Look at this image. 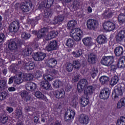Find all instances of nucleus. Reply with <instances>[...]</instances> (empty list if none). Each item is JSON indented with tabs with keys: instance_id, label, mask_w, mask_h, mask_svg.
<instances>
[{
	"instance_id": "nucleus-1",
	"label": "nucleus",
	"mask_w": 125,
	"mask_h": 125,
	"mask_svg": "<svg viewBox=\"0 0 125 125\" xmlns=\"http://www.w3.org/2000/svg\"><path fill=\"white\" fill-rule=\"evenodd\" d=\"M43 79L45 81H43L40 83V85L41 87H42L43 89H46V90H50L52 88L51 87V84L49 83L48 81H52L53 78L49 75L44 74L43 76Z\"/></svg>"
},
{
	"instance_id": "nucleus-2",
	"label": "nucleus",
	"mask_w": 125,
	"mask_h": 125,
	"mask_svg": "<svg viewBox=\"0 0 125 125\" xmlns=\"http://www.w3.org/2000/svg\"><path fill=\"white\" fill-rule=\"evenodd\" d=\"M70 35L75 42H80L83 38V31L79 28H76L71 30Z\"/></svg>"
},
{
	"instance_id": "nucleus-3",
	"label": "nucleus",
	"mask_w": 125,
	"mask_h": 125,
	"mask_svg": "<svg viewBox=\"0 0 125 125\" xmlns=\"http://www.w3.org/2000/svg\"><path fill=\"white\" fill-rule=\"evenodd\" d=\"M125 89V87L124 84H120L116 86L115 92V95L114 97V100L115 101L119 100V96L122 97L123 96V91Z\"/></svg>"
},
{
	"instance_id": "nucleus-4",
	"label": "nucleus",
	"mask_w": 125,
	"mask_h": 125,
	"mask_svg": "<svg viewBox=\"0 0 125 125\" xmlns=\"http://www.w3.org/2000/svg\"><path fill=\"white\" fill-rule=\"evenodd\" d=\"M114 63V57L112 56H104L103 57L101 60V64L106 66V67H109L111 66V64Z\"/></svg>"
},
{
	"instance_id": "nucleus-5",
	"label": "nucleus",
	"mask_w": 125,
	"mask_h": 125,
	"mask_svg": "<svg viewBox=\"0 0 125 125\" xmlns=\"http://www.w3.org/2000/svg\"><path fill=\"white\" fill-rule=\"evenodd\" d=\"M58 47V42L56 40H52L49 42L48 44L45 47V50L48 52L56 50Z\"/></svg>"
},
{
	"instance_id": "nucleus-6",
	"label": "nucleus",
	"mask_w": 125,
	"mask_h": 125,
	"mask_svg": "<svg viewBox=\"0 0 125 125\" xmlns=\"http://www.w3.org/2000/svg\"><path fill=\"white\" fill-rule=\"evenodd\" d=\"M98 21L94 19H89L86 21V26L89 30H95L98 27Z\"/></svg>"
},
{
	"instance_id": "nucleus-7",
	"label": "nucleus",
	"mask_w": 125,
	"mask_h": 125,
	"mask_svg": "<svg viewBox=\"0 0 125 125\" xmlns=\"http://www.w3.org/2000/svg\"><path fill=\"white\" fill-rule=\"evenodd\" d=\"M110 93H111V91L110 89L107 87H104L101 91L100 94V98L101 99L106 100L109 98L110 96Z\"/></svg>"
},
{
	"instance_id": "nucleus-8",
	"label": "nucleus",
	"mask_w": 125,
	"mask_h": 125,
	"mask_svg": "<svg viewBox=\"0 0 125 125\" xmlns=\"http://www.w3.org/2000/svg\"><path fill=\"white\" fill-rule=\"evenodd\" d=\"M53 0H45L39 4V9H45V8H49L53 3Z\"/></svg>"
},
{
	"instance_id": "nucleus-9",
	"label": "nucleus",
	"mask_w": 125,
	"mask_h": 125,
	"mask_svg": "<svg viewBox=\"0 0 125 125\" xmlns=\"http://www.w3.org/2000/svg\"><path fill=\"white\" fill-rule=\"evenodd\" d=\"M20 27L19 21H13V22L10 24L9 31L11 33H16V32L19 30Z\"/></svg>"
},
{
	"instance_id": "nucleus-10",
	"label": "nucleus",
	"mask_w": 125,
	"mask_h": 125,
	"mask_svg": "<svg viewBox=\"0 0 125 125\" xmlns=\"http://www.w3.org/2000/svg\"><path fill=\"white\" fill-rule=\"evenodd\" d=\"M115 28H116V25L112 21H108L104 23V29L105 31L111 32V31L115 30Z\"/></svg>"
},
{
	"instance_id": "nucleus-11",
	"label": "nucleus",
	"mask_w": 125,
	"mask_h": 125,
	"mask_svg": "<svg viewBox=\"0 0 125 125\" xmlns=\"http://www.w3.org/2000/svg\"><path fill=\"white\" fill-rule=\"evenodd\" d=\"M87 85V81L85 79H82L77 84V88L78 92L81 93L83 92V88L85 87Z\"/></svg>"
},
{
	"instance_id": "nucleus-12",
	"label": "nucleus",
	"mask_w": 125,
	"mask_h": 125,
	"mask_svg": "<svg viewBox=\"0 0 125 125\" xmlns=\"http://www.w3.org/2000/svg\"><path fill=\"white\" fill-rule=\"evenodd\" d=\"M20 45L19 41L15 40H10L8 43V48L10 50H15L18 48V46Z\"/></svg>"
},
{
	"instance_id": "nucleus-13",
	"label": "nucleus",
	"mask_w": 125,
	"mask_h": 125,
	"mask_svg": "<svg viewBox=\"0 0 125 125\" xmlns=\"http://www.w3.org/2000/svg\"><path fill=\"white\" fill-rule=\"evenodd\" d=\"M87 62L90 65L96 64L97 62V55L94 53H91L88 56Z\"/></svg>"
},
{
	"instance_id": "nucleus-14",
	"label": "nucleus",
	"mask_w": 125,
	"mask_h": 125,
	"mask_svg": "<svg viewBox=\"0 0 125 125\" xmlns=\"http://www.w3.org/2000/svg\"><path fill=\"white\" fill-rule=\"evenodd\" d=\"M75 114L76 113L75 111H74V110H67L65 113L64 115V120L65 122H68V121H71L72 119H74Z\"/></svg>"
},
{
	"instance_id": "nucleus-15",
	"label": "nucleus",
	"mask_w": 125,
	"mask_h": 125,
	"mask_svg": "<svg viewBox=\"0 0 125 125\" xmlns=\"http://www.w3.org/2000/svg\"><path fill=\"white\" fill-rule=\"evenodd\" d=\"M46 57V54L44 53H36L33 56V58L35 61H42Z\"/></svg>"
},
{
	"instance_id": "nucleus-16",
	"label": "nucleus",
	"mask_w": 125,
	"mask_h": 125,
	"mask_svg": "<svg viewBox=\"0 0 125 125\" xmlns=\"http://www.w3.org/2000/svg\"><path fill=\"white\" fill-rule=\"evenodd\" d=\"M114 15V10L112 9H107L102 14V16L105 19H109Z\"/></svg>"
},
{
	"instance_id": "nucleus-17",
	"label": "nucleus",
	"mask_w": 125,
	"mask_h": 125,
	"mask_svg": "<svg viewBox=\"0 0 125 125\" xmlns=\"http://www.w3.org/2000/svg\"><path fill=\"white\" fill-rule=\"evenodd\" d=\"M58 35V32L56 31H50L49 33L44 36V38L46 41H50L54 38H56Z\"/></svg>"
},
{
	"instance_id": "nucleus-18",
	"label": "nucleus",
	"mask_w": 125,
	"mask_h": 125,
	"mask_svg": "<svg viewBox=\"0 0 125 125\" xmlns=\"http://www.w3.org/2000/svg\"><path fill=\"white\" fill-rule=\"evenodd\" d=\"M49 30V27H44L41 30L38 31L37 33V36L38 39H42L43 37L44 38V36L46 35V33H48Z\"/></svg>"
},
{
	"instance_id": "nucleus-19",
	"label": "nucleus",
	"mask_w": 125,
	"mask_h": 125,
	"mask_svg": "<svg viewBox=\"0 0 125 125\" xmlns=\"http://www.w3.org/2000/svg\"><path fill=\"white\" fill-rule=\"evenodd\" d=\"M79 122L83 125H87L89 123V117L85 114H82L80 115Z\"/></svg>"
},
{
	"instance_id": "nucleus-20",
	"label": "nucleus",
	"mask_w": 125,
	"mask_h": 125,
	"mask_svg": "<svg viewBox=\"0 0 125 125\" xmlns=\"http://www.w3.org/2000/svg\"><path fill=\"white\" fill-rule=\"evenodd\" d=\"M54 95L56 98H64L65 97V91L63 89H61L59 91L57 90L54 92Z\"/></svg>"
},
{
	"instance_id": "nucleus-21",
	"label": "nucleus",
	"mask_w": 125,
	"mask_h": 125,
	"mask_svg": "<svg viewBox=\"0 0 125 125\" xmlns=\"http://www.w3.org/2000/svg\"><path fill=\"white\" fill-rule=\"evenodd\" d=\"M25 88L29 91H34L37 88V84L33 82H29L26 84Z\"/></svg>"
},
{
	"instance_id": "nucleus-22",
	"label": "nucleus",
	"mask_w": 125,
	"mask_h": 125,
	"mask_svg": "<svg viewBox=\"0 0 125 125\" xmlns=\"http://www.w3.org/2000/svg\"><path fill=\"white\" fill-rule=\"evenodd\" d=\"M35 96L37 97V98H38V99H40V100H44L45 102L48 101L46 97L40 91H36L35 93Z\"/></svg>"
},
{
	"instance_id": "nucleus-23",
	"label": "nucleus",
	"mask_w": 125,
	"mask_h": 125,
	"mask_svg": "<svg viewBox=\"0 0 125 125\" xmlns=\"http://www.w3.org/2000/svg\"><path fill=\"white\" fill-rule=\"evenodd\" d=\"M97 42L99 44H104L107 42V38L104 35H99L97 38Z\"/></svg>"
},
{
	"instance_id": "nucleus-24",
	"label": "nucleus",
	"mask_w": 125,
	"mask_h": 125,
	"mask_svg": "<svg viewBox=\"0 0 125 125\" xmlns=\"http://www.w3.org/2000/svg\"><path fill=\"white\" fill-rule=\"evenodd\" d=\"M93 91H94V87L91 85H89L84 90V93L86 95V96H88L91 95L93 93Z\"/></svg>"
},
{
	"instance_id": "nucleus-25",
	"label": "nucleus",
	"mask_w": 125,
	"mask_h": 125,
	"mask_svg": "<svg viewBox=\"0 0 125 125\" xmlns=\"http://www.w3.org/2000/svg\"><path fill=\"white\" fill-rule=\"evenodd\" d=\"M19 94L21 95V98L23 99H24L25 101H29V100H31V96L29 95L28 92L26 91H22L19 93Z\"/></svg>"
},
{
	"instance_id": "nucleus-26",
	"label": "nucleus",
	"mask_w": 125,
	"mask_h": 125,
	"mask_svg": "<svg viewBox=\"0 0 125 125\" xmlns=\"http://www.w3.org/2000/svg\"><path fill=\"white\" fill-rule=\"evenodd\" d=\"M125 37V28L120 31L116 36V40L118 42H122Z\"/></svg>"
},
{
	"instance_id": "nucleus-27",
	"label": "nucleus",
	"mask_w": 125,
	"mask_h": 125,
	"mask_svg": "<svg viewBox=\"0 0 125 125\" xmlns=\"http://www.w3.org/2000/svg\"><path fill=\"white\" fill-rule=\"evenodd\" d=\"M82 42L86 46L92 45V40L90 37H85L83 39Z\"/></svg>"
},
{
	"instance_id": "nucleus-28",
	"label": "nucleus",
	"mask_w": 125,
	"mask_h": 125,
	"mask_svg": "<svg viewBox=\"0 0 125 125\" xmlns=\"http://www.w3.org/2000/svg\"><path fill=\"white\" fill-rule=\"evenodd\" d=\"M114 53L116 56H121V55H122L123 53H124V49L121 46L117 47L114 49Z\"/></svg>"
},
{
	"instance_id": "nucleus-29",
	"label": "nucleus",
	"mask_w": 125,
	"mask_h": 125,
	"mask_svg": "<svg viewBox=\"0 0 125 125\" xmlns=\"http://www.w3.org/2000/svg\"><path fill=\"white\" fill-rule=\"evenodd\" d=\"M117 66L118 68H124V67H125V56H122L120 58L117 63Z\"/></svg>"
},
{
	"instance_id": "nucleus-30",
	"label": "nucleus",
	"mask_w": 125,
	"mask_h": 125,
	"mask_svg": "<svg viewBox=\"0 0 125 125\" xmlns=\"http://www.w3.org/2000/svg\"><path fill=\"white\" fill-rule=\"evenodd\" d=\"M100 82L102 84H108L109 81L110 80L108 77L106 76H103L100 78Z\"/></svg>"
},
{
	"instance_id": "nucleus-31",
	"label": "nucleus",
	"mask_w": 125,
	"mask_h": 125,
	"mask_svg": "<svg viewBox=\"0 0 125 125\" xmlns=\"http://www.w3.org/2000/svg\"><path fill=\"white\" fill-rule=\"evenodd\" d=\"M119 81H120V78L118 75L112 77L110 82V85L113 86V85L117 84L119 83Z\"/></svg>"
},
{
	"instance_id": "nucleus-32",
	"label": "nucleus",
	"mask_w": 125,
	"mask_h": 125,
	"mask_svg": "<svg viewBox=\"0 0 125 125\" xmlns=\"http://www.w3.org/2000/svg\"><path fill=\"white\" fill-rule=\"evenodd\" d=\"M64 20V17L62 16H58V17L55 18L53 21V23L55 25L58 24L59 25L62 21Z\"/></svg>"
},
{
	"instance_id": "nucleus-33",
	"label": "nucleus",
	"mask_w": 125,
	"mask_h": 125,
	"mask_svg": "<svg viewBox=\"0 0 125 125\" xmlns=\"http://www.w3.org/2000/svg\"><path fill=\"white\" fill-rule=\"evenodd\" d=\"M77 25V21L75 20L69 21L67 23V29L70 30L73 29Z\"/></svg>"
},
{
	"instance_id": "nucleus-34",
	"label": "nucleus",
	"mask_w": 125,
	"mask_h": 125,
	"mask_svg": "<svg viewBox=\"0 0 125 125\" xmlns=\"http://www.w3.org/2000/svg\"><path fill=\"white\" fill-rule=\"evenodd\" d=\"M48 63L49 64V66L50 68H53L55 67L57 64V61L54 58H51L48 61Z\"/></svg>"
},
{
	"instance_id": "nucleus-35",
	"label": "nucleus",
	"mask_w": 125,
	"mask_h": 125,
	"mask_svg": "<svg viewBox=\"0 0 125 125\" xmlns=\"http://www.w3.org/2000/svg\"><path fill=\"white\" fill-rule=\"evenodd\" d=\"M119 22L120 25H123V24H125V15L121 13L118 16V18Z\"/></svg>"
},
{
	"instance_id": "nucleus-36",
	"label": "nucleus",
	"mask_w": 125,
	"mask_h": 125,
	"mask_svg": "<svg viewBox=\"0 0 125 125\" xmlns=\"http://www.w3.org/2000/svg\"><path fill=\"white\" fill-rule=\"evenodd\" d=\"M125 98L121 99L117 103V108L118 109H121L122 107H125Z\"/></svg>"
},
{
	"instance_id": "nucleus-37",
	"label": "nucleus",
	"mask_w": 125,
	"mask_h": 125,
	"mask_svg": "<svg viewBox=\"0 0 125 125\" xmlns=\"http://www.w3.org/2000/svg\"><path fill=\"white\" fill-rule=\"evenodd\" d=\"M65 70L67 72H71L74 70V66L72 63H66L65 64Z\"/></svg>"
},
{
	"instance_id": "nucleus-38",
	"label": "nucleus",
	"mask_w": 125,
	"mask_h": 125,
	"mask_svg": "<svg viewBox=\"0 0 125 125\" xmlns=\"http://www.w3.org/2000/svg\"><path fill=\"white\" fill-rule=\"evenodd\" d=\"M74 44H75V41L71 38L67 39L66 42V46H68V47H73Z\"/></svg>"
},
{
	"instance_id": "nucleus-39",
	"label": "nucleus",
	"mask_w": 125,
	"mask_h": 125,
	"mask_svg": "<svg viewBox=\"0 0 125 125\" xmlns=\"http://www.w3.org/2000/svg\"><path fill=\"white\" fill-rule=\"evenodd\" d=\"M88 99L85 98H82L80 100V103L82 107H85L88 104Z\"/></svg>"
},
{
	"instance_id": "nucleus-40",
	"label": "nucleus",
	"mask_w": 125,
	"mask_h": 125,
	"mask_svg": "<svg viewBox=\"0 0 125 125\" xmlns=\"http://www.w3.org/2000/svg\"><path fill=\"white\" fill-rule=\"evenodd\" d=\"M21 10L23 11V12H28L29 11V6L27 5V4L25 3H21Z\"/></svg>"
},
{
	"instance_id": "nucleus-41",
	"label": "nucleus",
	"mask_w": 125,
	"mask_h": 125,
	"mask_svg": "<svg viewBox=\"0 0 125 125\" xmlns=\"http://www.w3.org/2000/svg\"><path fill=\"white\" fill-rule=\"evenodd\" d=\"M35 68V64L31 63H26L24 65V69L27 70V71H30L31 70H33Z\"/></svg>"
},
{
	"instance_id": "nucleus-42",
	"label": "nucleus",
	"mask_w": 125,
	"mask_h": 125,
	"mask_svg": "<svg viewBox=\"0 0 125 125\" xmlns=\"http://www.w3.org/2000/svg\"><path fill=\"white\" fill-rule=\"evenodd\" d=\"M6 86V82L4 80H0V93L4 89V87Z\"/></svg>"
},
{
	"instance_id": "nucleus-43",
	"label": "nucleus",
	"mask_w": 125,
	"mask_h": 125,
	"mask_svg": "<svg viewBox=\"0 0 125 125\" xmlns=\"http://www.w3.org/2000/svg\"><path fill=\"white\" fill-rule=\"evenodd\" d=\"M72 6L75 9H79L81 7V3L78 0H75L73 2Z\"/></svg>"
},
{
	"instance_id": "nucleus-44",
	"label": "nucleus",
	"mask_w": 125,
	"mask_h": 125,
	"mask_svg": "<svg viewBox=\"0 0 125 125\" xmlns=\"http://www.w3.org/2000/svg\"><path fill=\"white\" fill-rule=\"evenodd\" d=\"M72 54L74 57L78 58L82 56V55L83 54V51L81 49H79L76 52H73Z\"/></svg>"
},
{
	"instance_id": "nucleus-45",
	"label": "nucleus",
	"mask_w": 125,
	"mask_h": 125,
	"mask_svg": "<svg viewBox=\"0 0 125 125\" xmlns=\"http://www.w3.org/2000/svg\"><path fill=\"white\" fill-rule=\"evenodd\" d=\"M73 68L79 70L81 68V63L79 61H73Z\"/></svg>"
},
{
	"instance_id": "nucleus-46",
	"label": "nucleus",
	"mask_w": 125,
	"mask_h": 125,
	"mask_svg": "<svg viewBox=\"0 0 125 125\" xmlns=\"http://www.w3.org/2000/svg\"><path fill=\"white\" fill-rule=\"evenodd\" d=\"M43 10H44V15L46 17H49V16H51V15H52V12L51 11V10L49 9V8H46Z\"/></svg>"
},
{
	"instance_id": "nucleus-47",
	"label": "nucleus",
	"mask_w": 125,
	"mask_h": 125,
	"mask_svg": "<svg viewBox=\"0 0 125 125\" xmlns=\"http://www.w3.org/2000/svg\"><path fill=\"white\" fill-rule=\"evenodd\" d=\"M62 85V82L60 80H56L54 82L53 86L56 88H59Z\"/></svg>"
},
{
	"instance_id": "nucleus-48",
	"label": "nucleus",
	"mask_w": 125,
	"mask_h": 125,
	"mask_svg": "<svg viewBox=\"0 0 125 125\" xmlns=\"http://www.w3.org/2000/svg\"><path fill=\"white\" fill-rule=\"evenodd\" d=\"M117 125H125V117H121L117 120Z\"/></svg>"
},
{
	"instance_id": "nucleus-49",
	"label": "nucleus",
	"mask_w": 125,
	"mask_h": 125,
	"mask_svg": "<svg viewBox=\"0 0 125 125\" xmlns=\"http://www.w3.org/2000/svg\"><path fill=\"white\" fill-rule=\"evenodd\" d=\"M21 38L24 40H29L31 38V34L23 32L21 33Z\"/></svg>"
},
{
	"instance_id": "nucleus-50",
	"label": "nucleus",
	"mask_w": 125,
	"mask_h": 125,
	"mask_svg": "<svg viewBox=\"0 0 125 125\" xmlns=\"http://www.w3.org/2000/svg\"><path fill=\"white\" fill-rule=\"evenodd\" d=\"M97 74H98V69L96 68H93L92 69V72L91 74V76L93 79H94L96 76H97Z\"/></svg>"
},
{
	"instance_id": "nucleus-51",
	"label": "nucleus",
	"mask_w": 125,
	"mask_h": 125,
	"mask_svg": "<svg viewBox=\"0 0 125 125\" xmlns=\"http://www.w3.org/2000/svg\"><path fill=\"white\" fill-rule=\"evenodd\" d=\"M14 82L15 83L19 84L20 83H21L23 82V79H21V77H20L19 75H18L17 77H16L15 76Z\"/></svg>"
},
{
	"instance_id": "nucleus-52",
	"label": "nucleus",
	"mask_w": 125,
	"mask_h": 125,
	"mask_svg": "<svg viewBox=\"0 0 125 125\" xmlns=\"http://www.w3.org/2000/svg\"><path fill=\"white\" fill-rule=\"evenodd\" d=\"M6 96H7V93L6 92H2L0 96V100H4Z\"/></svg>"
},
{
	"instance_id": "nucleus-53",
	"label": "nucleus",
	"mask_w": 125,
	"mask_h": 125,
	"mask_svg": "<svg viewBox=\"0 0 125 125\" xmlns=\"http://www.w3.org/2000/svg\"><path fill=\"white\" fill-rule=\"evenodd\" d=\"M8 120V117H7V116L5 115H4L0 119V121L2 124H5V123H7Z\"/></svg>"
},
{
	"instance_id": "nucleus-54",
	"label": "nucleus",
	"mask_w": 125,
	"mask_h": 125,
	"mask_svg": "<svg viewBox=\"0 0 125 125\" xmlns=\"http://www.w3.org/2000/svg\"><path fill=\"white\" fill-rule=\"evenodd\" d=\"M16 116L17 118H20L22 116V111L21 110L18 109L16 110Z\"/></svg>"
},
{
	"instance_id": "nucleus-55",
	"label": "nucleus",
	"mask_w": 125,
	"mask_h": 125,
	"mask_svg": "<svg viewBox=\"0 0 125 125\" xmlns=\"http://www.w3.org/2000/svg\"><path fill=\"white\" fill-rule=\"evenodd\" d=\"M19 77L21 78V80H26L27 79V74L21 73L19 75Z\"/></svg>"
},
{
	"instance_id": "nucleus-56",
	"label": "nucleus",
	"mask_w": 125,
	"mask_h": 125,
	"mask_svg": "<svg viewBox=\"0 0 125 125\" xmlns=\"http://www.w3.org/2000/svg\"><path fill=\"white\" fill-rule=\"evenodd\" d=\"M32 54V51L30 50L29 48H27L25 50L24 55L25 56H29Z\"/></svg>"
},
{
	"instance_id": "nucleus-57",
	"label": "nucleus",
	"mask_w": 125,
	"mask_h": 125,
	"mask_svg": "<svg viewBox=\"0 0 125 125\" xmlns=\"http://www.w3.org/2000/svg\"><path fill=\"white\" fill-rule=\"evenodd\" d=\"M34 78V75L32 73H29L26 76V81H31Z\"/></svg>"
},
{
	"instance_id": "nucleus-58",
	"label": "nucleus",
	"mask_w": 125,
	"mask_h": 125,
	"mask_svg": "<svg viewBox=\"0 0 125 125\" xmlns=\"http://www.w3.org/2000/svg\"><path fill=\"white\" fill-rule=\"evenodd\" d=\"M72 103L73 107H77V106H78V104H79V101H78L77 99H74L73 100Z\"/></svg>"
},
{
	"instance_id": "nucleus-59",
	"label": "nucleus",
	"mask_w": 125,
	"mask_h": 125,
	"mask_svg": "<svg viewBox=\"0 0 125 125\" xmlns=\"http://www.w3.org/2000/svg\"><path fill=\"white\" fill-rule=\"evenodd\" d=\"M5 39V36H4V34L3 33H0V42H3Z\"/></svg>"
},
{
	"instance_id": "nucleus-60",
	"label": "nucleus",
	"mask_w": 125,
	"mask_h": 125,
	"mask_svg": "<svg viewBox=\"0 0 125 125\" xmlns=\"http://www.w3.org/2000/svg\"><path fill=\"white\" fill-rule=\"evenodd\" d=\"M9 69H10L11 71L13 72H16V66H15L14 64H12V65H11L9 67Z\"/></svg>"
},
{
	"instance_id": "nucleus-61",
	"label": "nucleus",
	"mask_w": 125,
	"mask_h": 125,
	"mask_svg": "<svg viewBox=\"0 0 125 125\" xmlns=\"http://www.w3.org/2000/svg\"><path fill=\"white\" fill-rule=\"evenodd\" d=\"M36 78H41L42 77V72L40 70H37L35 73Z\"/></svg>"
},
{
	"instance_id": "nucleus-62",
	"label": "nucleus",
	"mask_w": 125,
	"mask_h": 125,
	"mask_svg": "<svg viewBox=\"0 0 125 125\" xmlns=\"http://www.w3.org/2000/svg\"><path fill=\"white\" fill-rule=\"evenodd\" d=\"M14 80H15V76L14 77H11L9 79V82H8V84H11L13 83Z\"/></svg>"
},
{
	"instance_id": "nucleus-63",
	"label": "nucleus",
	"mask_w": 125,
	"mask_h": 125,
	"mask_svg": "<svg viewBox=\"0 0 125 125\" xmlns=\"http://www.w3.org/2000/svg\"><path fill=\"white\" fill-rule=\"evenodd\" d=\"M8 90L10 91V92H12L13 91H15V90H16V88L14 87H9Z\"/></svg>"
},
{
	"instance_id": "nucleus-64",
	"label": "nucleus",
	"mask_w": 125,
	"mask_h": 125,
	"mask_svg": "<svg viewBox=\"0 0 125 125\" xmlns=\"http://www.w3.org/2000/svg\"><path fill=\"white\" fill-rule=\"evenodd\" d=\"M110 69L112 71H115L117 70V66L115 65H112L110 66Z\"/></svg>"
}]
</instances>
